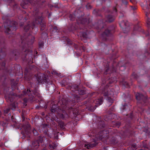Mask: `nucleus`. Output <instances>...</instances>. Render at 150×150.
Wrapping results in <instances>:
<instances>
[{
	"instance_id": "f257e3e1",
	"label": "nucleus",
	"mask_w": 150,
	"mask_h": 150,
	"mask_svg": "<svg viewBox=\"0 0 150 150\" xmlns=\"http://www.w3.org/2000/svg\"><path fill=\"white\" fill-rule=\"evenodd\" d=\"M67 103V102L65 99H62L58 103L59 108L57 109L56 108V105L52 103L50 105L51 112H57L59 117L62 118L64 119L65 117H67L68 116L67 114L65 112V111L66 110L71 109V107H68Z\"/></svg>"
},
{
	"instance_id": "f03ea898",
	"label": "nucleus",
	"mask_w": 150,
	"mask_h": 150,
	"mask_svg": "<svg viewBox=\"0 0 150 150\" xmlns=\"http://www.w3.org/2000/svg\"><path fill=\"white\" fill-rule=\"evenodd\" d=\"M33 14L35 17V20L34 22L33 25L32 24H29L25 26L24 30L26 32L28 31L29 30H33V27L36 24H40L41 26L40 30H43L45 26V23L43 20V18L42 17V13L39 12L38 10L35 11L33 12Z\"/></svg>"
},
{
	"instance_id": "7ed1b4c3",
	"label": "nucleus",
	"mask_w": 150,
	"mask_h": 150,
	"mask_svg": "<svg viewBox=\"0 0 150 150\" xmlns=\"http://www.w3.org/2000/svg\"><path fill=\"white\" fill-rule=\"evenodd\" d=\"M17 25L16 22L8 20L4 24L6 32L8 34H10L11 31H15L16 29V26Z\"/></svg>"
},
{
	"instance_id": "20e7f679",
	"label": "nucleus",
	"mask_w": 150,
	"mask_h": 150,
	"mask_svg": "<svg viewBox=\"0 0 150 150\" xmlns=\"http://www.w3.org/2000/svg\"><path fill=\"white\" fill-rule=\"evenodd\" d=\"M102 93L105 96L108 97L107 100L110 103H112L113 102V100L111 98V97L114 95V90H108L107 89H105L102 91Z\"/></svg>"
},
{
	"instance_id": "39448f33",
	"label": "nucleus",
	"mask_w": 150,
	"mask_h": 150,
	"mask_svg": "<svg viewBox=\"0 0 150 150\" xmlns=\"http://www.w3.org/2000/svg\"><path fill=\"white\" fill-rule=\"evenodd\" d=\"M42 139L41 137H39L38 140H35L32 142L31 145L32 148L33 149L37 148L39 146V142H42Z\"/></svg>"
},
{
	"instance_id": "423d86ee",
	"label": "nucleus",
	"mask_w": 150,
	"mask_h": 150,
	"mask_svg": "<svg viewBox=\"0 0 150 150\" xmlns=\"http://www.w3.org/2000/svg\"><path fill=\"white\" fill-rule=\"evenodd\" d=\"M136 97L137 100L139 101L142 100L144 102H145V101L146 99V98L142 94L138 93L136 94Z\"/></svg>"
},
{
	"instance_id": "0eeeda50",
	"label": "nucleus",
	"mask_w": 150,
	"mask_h": 150,
	"mask_svg": "<svg viewBox=\"0 0 150 150\" xmlns=\"http://www.w3.org/2000/svg\"><path fill=\"white\" fill-rule=\"evenodd\" d=\"M97 144V143L95 141V140H94L88 144H85L84 146L86 147L87 149H90L95 146Z\"/></svg>"
},
{
	"instance_id": "6e6552de",
	"label": "nucleus",
	"mask_w": 150,
	"mask_h": 150,
	"mask_svg": "<svg viewBox=\"0 0 150 150\" xmlns=\"http://www.w3.org/2000/svg\"><path fill=\"white\" fill-rule=\"evenodd\" d=\"M95 102L96 104V106H98L101 105L103 102V98H101L100 99L96 100Z\"/></svg>"
},
{
	"instance_id": "1a4fd4ad",
	"label": "nucleus",
	"mask_w": 150,
	"mask_h": 150,
	"mask_svg": "<svg viewBox=\"0 0 150 150\" xmlns=\"http://www.w3.org/2000/svg\"><path fill=\"white\" fill-rule=\"evenodd\" d=\"M110 35V32L108 29L106 30L103 33L102 35L103 37L108 36Z\"/></svg>"
},
{
	"instance_id": "9d476101",
	"label": "nucleus",
	"mask_w": 150,
	"mask_h": 150,
	"mask_svg": "<svg viewBox=\"0 0 150 150\" xmlns=\"http://www.w3.org/2000/svg\"><path fill=\"white\" fill-rule=\"evenodd\" d=\"M57 144L55 143H52L49 145V148L51 150H53L55 149L56 147L57 146Z\"/></svg>"
},
{
	"instance_id": "9b49d317",
	"label": "nucleus",
	"mask_w": 150,
	"mask_h": 150,
	"mask_svg": "<svg viewBox=\"0 0 150 150\" xmlns=\"http://www.w3.org/2000/svg\"><path fill=\"white\" fill-rule=\"evenodd\" d=\"M107 18V21L109 22H112L115 19V18L111 15L108 16Z\"/></svg>"
},
{
	"instance_id": "f8f14e48",
	"label": "nucleus",
	"mask_w": 150,
	"mask_h": 150,
	"mask_svg": "<svg viewBox=\"0 0 150 150\" xmlns=\"http://www.w3.org/2000/svg\"><path fill=\"white\" fill-rule=\"evenodd\" d=\"M10 106L11 109L14 110L18 106L17 103L16 102H14L11 104Z\"/></svg>"
},
{
	"instance_id": "ddd939ff",
	"label": "nucleus",
	"mask_w": 150,
	"mask_h": 150,
	"mask_svg": "<svg viewBox=\"0 0 150 150\" xmlns=\"http://www.w3.org/2000/svg\"><path fill=\"white\" fill-rule=\"evenodd\" d=\"M127 22H126L124 21H122L120 23V26L122 28H124L127 26Z\"/></svg>"
},
{
	"instance_id": "4468645a",
	"label": "nucleus",
	"mask_w": 150,
	"mask_h": 150,
	"mask_svg": "<svg viewBox=\"0 0 150 150\" xmlns=\"http://www.w3.org/2000/svg\"><path fill=\"white\" fill-rule=\"evenodd\" d=\"M23 93L25 95L27 94L28 96H30L31 94V93H30L31 91L30 90H29L28 89H27V90L26 91H23Z\"/></svg>"
},
{
	"instance_id": "2eb2a0df",
	"label": "nucleus",
	"mask_w": 150,
	"mask_h": 150,
	"mask_svg": "<svg viewBox=\"0 0 150 150\" xmlns=\"http://www.w3.org/2000/svg\"><path fill=\"white\" fill-rule=\"evenodd\" d=\"M33 92L34 94L36 96H38V97H39L40 96V95L39 93L38 92L37 90H35L33 91Z\"/></svg>"
},
{
	"instance_id": "dca6fc26",
	"label": "nucleus",
	"mask_w": 150,
	"mask_h": 150,
	"mask_svg": "<svg viewBox=\"0 0 150 150\" xmlns=\"http://www.w3.org/2000/svg\"><path fill=\"white\" fill-rule=\"evenodd\" d=\"M59 125L61 128L64 129L65 125L62 122H60L59 123Z\"/></svg>"
},
{
	"instance_id": "f3484780",
	"label": "nucleus",
	"mask_w": 150,
	"mask_h": 150,
	"mask_svg": "<svg viewBox=\"0 0 150 150\" xmlns=\"http://www.w3.org/2000/svg\"><path fill=\"white\" fill-rule=\"evenodd\" d=\"M30 38H31V41H29L28 42L29 44H32L33 42L35 39L34 37H32L31 36H29L28 37L29 39H30Z\"/></svg>"
},
{
	"instance_id": "a211bd4d",
	"label": "nucleus",
	"mask_w": 150,
	"mask_h": 150,
	"mask_svg": "<svg viewBox=\"0 0 150 150\" xmlns=\"http://www.w3.org/2000/svg\"><path fill=\"white\" fill-rule=\"evenodd\" d=\"M33 132L35 136H37L38 134L37 131L35 129H33Z\"/></svg>"
},
{
	"instance_id": "6ab92c4d",
	"label": "nucleus",
	"mask_w": 150,
	"mask_h": 150,
	"mask_svg": "<svg viewBox=\"0 0 150 150\" xmlns=\"http://www.w3.org/2000/svg\"><path fill=\"white\" fill-rule=\"evenodd\" d=\"M42 38H45L47 37V34L46 33H44L43 32L42 33Z\"/></svg>"
},
{
	"instance_id": "aec40b11",
	"label": "nucleus",
	"mask_w": 150,
	"mask_h": 150,
	"mask_svg": "<svg viewBox=\"0 0 150 150\" xmlns=\"http://www.w3.org/2000/svg\"><path fill=\"white\" fill-rule=\"evenodd\" d=\"M123 4L126 5L128 3L127 1L126 0H121Z\"/></svg>"
},
{
	"instance_id": "412c9836",
	"label": "nucleus",
	"mask_w": 150,
	"mask_h": 150,
	"mask_svg": "<svg viewBox=\"0 0 150 150\" xmlns=\"http://www.w3.org/2000/svg\"><path fill=\"white\" fill-rule=\"evenodd\" d=\"M85 93V92L83 90H81L79 91V93L80 94L83 95Z\"/></svg>"
},
{
	"instance_id": "4be33fe9",
	"label": "nucleus",
	"mask_w": 150,
	"mask_h": 150,
	"mask_svg": "<svg viewBox=\"0 0 150 150\" xmlns=\"http://www.w3.org/2000/svg\"><path fill=\"white\" fill-rule=\"evenodd\" d=\"M57 30L58 29L57 27H54L53 28L52 30L53 31L57 32Z\"/></svg>"
},
{
	"instance_id": "5701e85b",
	"label": "nucleus",
	"mask_w": 150,
	"mask_h": 150,
	"mask_svg": "<svg viewBox=\"0 0 150 150\" xmlns=\"http://www.w3.org/2000/svg\"><path fill=\"white\" fill-rule=\"evenodd\" d=\"M10 110L9 108H7L6 110H4V112L5 114H7L9 110Z\"/></svg>"
},
{
	"instance_id": "b1692460",
	"label": "nucleus",
	"mask_w": 150,
	"mask_h": 150,
	"mask_svg": "<svg viewBox=\"0 0 150 150\" xmlns=\"http://www.w3.org/2000/svg\"><path fill=\"white\" fill-rule=\"evenodd\" d=\"M69 18H70V19L71 20H73L74 19H73V18L74 17V16L73 15H72L71 14H70V15H69Z\"/></svg>"
},
{
	"instance_id": "393cba45",
	"label": "nucleus",
	"mask_w": 150,
	"mask_h": 150,
	"mask_svg": "<svg viewBox=\"0 0 150 150\" xmlns=\"http://www.w3.org/2000/svg\"><path fill=\"white\" fill-rule=\"evenodd\" d=\"M44 43L43 42H41V43H39V47L40 48L42 47L43 46Z\"/></svg>"
},
{
	"instance_id": "a878e982",
	"label": "nucleus",
	"mask_w": 150,
	"mask_h": 150,
	"mask_svg": "<svg viewBox=\"0 0 150 150\" xmlns=\"http://www.w3.org/2000/svg\"><path fill=\"white\" fill-rule=\"evenodd\" d=\"M96 138H97V139H98L99 140H100L102 139V137H100V136H98L96 137Z\"/></svg>"
},
{
	"instance_id": "bb28decb",
	"label": "nucleus",
	"mask_w": 150,
	"mask_h": 150,
	"mask_svg": "<svg viewBox=\"0 0 150 150\" xmlns=\"http://www.w3.org/2000/svg\"><path fill=\"white\" fill-rule=\"evenodd\" d=\"M13 100L10 98H8L7 99V101L8 102L10 101V102H12Z\"/></svg>"
},
{
	"instance_id": "cd10ccee",
	"label": "nucleus",
	"mask_w": 150,
	"mask_h": 150,
	"mask_svg": "<svg viewBox=\"0 0 150 150\" xmlns=\"http://www.w3.org/2000/svg\"><path fill=\"white\" fill-rule=\"evenodd\" d=\"M125 85V86H126V87H129V84L127 83L126 82Z\"/></svg>"
},
{
	"instance_id": "c85d7f7f",
	"label": "nucleus",
	"mask_w": 150,
	"mask_h": 150,
	"mask_svg": "<svg viewBox=\"0 0 150 150\" xmlns=\"http://www.w3.org/2000/svg\"><path fill=\"white\" fill-rule=\"evenodd\" d=\"M149 14H150V13H148L147 12H146V17L148 18V16H149Z\"/></svg>"
},
{
	"instance_id": "c756f323",
	"label": "nucleus",
	"mask_w": 150,
	"mask_h": 150,
	"mask_svg": "<svg viewBox=\"0 0 150 150\" xmlns=\"http://www.w3.org/2000/svg\"><path fill=\"white\" fill-rule=\"evenodd\" d=\"M131 7L132 9L134 10H135L136 9V8L134 6H132Z\"/></svg>"
},
{
	"instance_id": "7c9ffc66",
	"label": "nucleus",
	"mask_w": 150,
	"mask_h": 150,
	"mask_svg": "<svg viewBox=\"0 0 150 150\" xmlns=\"http://www.w3.org/2000/svg\"><path fill=\"white\" fill-rule=\"evenodd\" d=\"M5 63L4 62H3L1 64V65H2V66H3V67H4L5 66Z\"/></svg>"
},
{
	"instance_id": "2f4dec72",
	"label": "nucleus",
	"mask_w": 150,
	"mask_h": 150,
	"mask_svg": "<svg viewBox=\"0 0 150 150\" xmlns=\"http://www.w3.org/2000/svg\"><path fill=\"white\" fill-rule=\"evenodd\" d=\"M44 1V0H40V1H39V2H40V3L41 2H43Z\"/></svg>"
},
{
	"instance_id": "473e14b6",
	"label": "nucleus",
	"mask_w": 150,
	"mask_h": 150,
	"mask_svg": "<svg viewBox=\"0 0 150 150\" xmlns=\"http://www.w3.org/2000/svg\"><path fill=\"white\" fill-rule=\"evenodd\" d=\"M84 34H83V35H82L83 37V38H86V35H84Z\"/></svg>"
},
{
	"instance_id": "72a5a7b5",
	"label": "nucleus",
	"mask_w": 150,
	"mask_h": 150,
	"mask_svg": "<svg viewBox=\"0 0 150 150\" xmlns=\"http://www.w3.org/2000/svg\"><path fill=\"white\" fill-rule=\"evenodd\" d=\"M132 146H133L134 148V149L136 148V146L135 145H133Z\"/></svg>"
},
{
	"instance_id": "f704fd0d",
	"label": "nucleus",
	"mask_w": 150,
	"mask_h": 150,
	"mask_svg": "<svg viewBox=\"0 0 150 150\" xmlns=\"http://www.w3.org/2000/svg\"><path fill=\"white\" fill-rule=\"evenodd\" d=\"M24 102H25V103H26V99H24Z\"/></svg>"
},
{
	"instance_id": "c9c22d12",
	"label": "nucleus",
	"mask_w": 150,
	"mask_h": 150,
	"mask_svg": "<svg viewBox=\"0 0 150 150\" xmlns=\"http://www.w3.org/2000/svg\"><path fill=\"white\" fill-rule=\"evenodd\" d=\"M30 127H29V128H28L27 129V130H29L30 129Z\"/></svg>"
},
{
	"instance_id": "e433bc0d",
	"label": "nucleus",
	"mask_w": 150,
	"mask_h": 150,
	"mask_svg": "<svg viewBox=\"0 0 150 150\" xmlns=\"http://www.w3.org/2000/svg\"><path fill=\"white\" fill-rule=\"evenodd\" d=\"M62 87H63V86H65V85H63V84H62Z\"/></svg>"
},
{
	"instance_id": "4c0bfd02",
	"label": "nucleus",
	"mask_w": 150,
	"mask_h": 150,
	"mask_svg": "<svg viewBox=\"0 0 150 150\" xmlns=\"http://www.w3.org/2000/svg\"><path fill=\"white\" fill-rule=\"evenodd\" d=\"M115 11H116V8H115Z\"/></svg>"
},
{
	"instance_id": "58836bf2",
	"label": "nucleus",
	"mask_w": 150,
	"mask_h": 150,
	"mask_svg": "<svg viewBox=\"0 0 150 150\" xmlns=\"http://www.w3.org/2000/svg\"><path fill=\"white\" fill-rule=\"evenodd\" d=\"M28 126L29 127H30V125H28Z\"/></svg>"
},
{
	"instance_id": "ea45409f",
	"label": "nucleus",
	"mask_w": 150,
	"mask_h": 150,
	"mask_svg": "<svg viewBox=\"0 0 150 150\" xmlns=\"http://www.w3.org/2000/svg\"><path fill=\"white\" fill-rule=\"evenodd\" d=\"M16 84H17V83L15 84V85H14V86H15Z\"/></svg>"
},
{
	"instance_id": "a19ab883",
	"label": "nucleus",
	"mask_w": 150,
	"mask_h": 150,
	"mask_svg": "<svg viewBox=\"0 0 150 150\" xmlns=\"http://www.w3.org/2000/svg\"><path fill=\"white\" fill-rule=\"evenodd\" d=\"M39 80H40V81H41V80H40V79H39Z\"/></svg>"
},
{
	"instance_id": "79ce46f5",
	"label": "nucleus",
	"mask_w": 150,
	"mask_h": 150,
	"mask_svg": "<svg viewBox=\"0 0 150 150\" xmlns=\"http://www.w3.org/2000/svg\"><path fill=\"white\" fill-rule=\"evenodd\" d=\"M13 116L11 117L12 119V118Z\"/></svg>"
},
{
	"instance_id": "37998d69",
	"label": "nucleus",
	"mask_w": 150,
	"mask_h": 150,
	"mask_svg": "<svg viewBox=\"0 0 150 150\" xmlns=\"http://www.w3.org/2000/svg\"><path fill=\"white\" fill-rule=\"evenodd\" d=\"M43 150H46L45 149H43Z\"/></svg>"
},
{
	"instance_id": "c03bdc74",
	"label": "nucleus",
	"mask_w": 150,
	"mask_h": 150,
	"mask_svg": "<svg viewBox=\"0 0 150 150\" xmlns=\"http://www.w3.org/2000/svg\"><path fill=\"white\" fill-rule=\"evenodd\" d=\"M13 85H12V87H13Z\"/></svg>"
}]
</instances>
